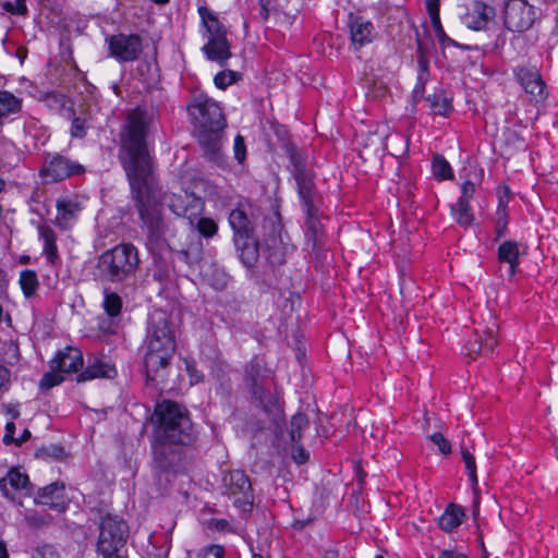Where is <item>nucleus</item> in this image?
Returning <instances> with one entry per match:
<instances>
[{"mask_svg": "<svg viewBox=\"0 0 558 558\" xmlns=\"http://www.w3.org/2000/svg\"><path fill=\"white\" fill-rule=\"evenodd\" d=\"M149 124L145 110L134 108L128 112L119 134L118 160L125 172L147 245L160 248L169 245L175 229L163 217V196L155 173V158L147 144Z\"/></svg>", "mask_w": 558, "mask_h": 558, "instance_id": "1", "label": "nucleus"}, {"mask_svg": "<svg viewBox=\"0 0 558 558\" xmlns=\"http://www.w3.org/2000/svg\"><path fill=\"white\" fill-rule=\"evenodd\" d=\"M286 153L290 160V173L295 181L305 218L306 245L311 247L312 252L318 253L325 246L326 234L319 218L322 196L315 184V172L307 166L304 153L294 144H286Z\"/></svg>", "mask_w": 558, "mask_h": 558, "instance_id": "2", "label": "nucleus"}, {"mask_svg": "<svg viewBox=\"0 0 558 558\" xmlns=\"http://www.w3.org/2000/svg\"><path fill=\"white\" fill-rule=\"evenodd\" d=\"M175 347L173 323L165 311L155 310L148 317L146 336L142 345L148 379L154 380L155 375L170 364Z\"/></svg>", "mask_w": 558, "mask_h": 558, "instance_id": "3", "label": "nucleus"}, {"mask_svg": "<svg viewBox=\"0 0 558 558\" xmlns=\"http://www.w3.org/2000/svg\"><path fill=\"white\" fill-rule=\"evenodd\" d=\"M198 142L206 157L215 162L221 158V134L227 125L219 104L204 93H195L187 105Z\"/></svg>", "mask_w": 558, "mask_h": 558, "instance_id": "4", "label": "nucleus"}, {"mask_svg": "<svg viewBox=\"0 0 558 558\" xmlns=\"http://www.w3.org/2000/svg\"><path fill=\"white\" fill-rule=\"evenodd\" d=\"M155 438L189 446L196 439L187 409L178 402L163 400L155 407Z\"/></svg>", "mask_w": 558, "mask_h": 558, "instance_id": "5", "label": "nucleus"}, {"mask_svg": "<svg viewBox=\"0 0 558 558\" xmlns=\"http://www.w3.org/2000/svg\"><path fill=\"white\" fill-rule=\"evenodd\" d=\"M138 266L136 246L132 243H121L99 255L96 276L104 282L122 283L135 276Z\"/></svg>", "mask_w": 558, "mask_h": 558, "instance_id": "6", "label": "nucleus"}, {"mask_svg": "<svg viewBox=\"0 0 558 558\" xmlns=\"http://www.w3.org/2000/svg\"><path fill=\"white\" fill-rule=\"evenodd\" d=\"M271 381V372L265 367L260 359L253 357L245 368V384L267 412H271L278 402L277 397L269 390Z\"/></svg>", "mask_w": 558, "mask_h": 558, "instance_id": "7", "label": "nucleus"}, {"mask_svg": "<svg viewBox=\"0 0 558 558\" xmlns=\"http://www.w3.org/2000/svg\"><path fill=\"white\" fill-rule=\"evenodd\" d=\"M128 525L114 514L101 517L99 522V536L97 541V551L109 553L113 549H120L126 543Z\"/></svg>", "mask_w": 558, "mask_h": 558, "instance_id": "8", "label": "nucleus"}, {"mask_svg": "<svg viewBox=\"0 0 558 558\" xmlns=\"http://www.w3.org/2000/svg\"><path fill=\"white\" fill-rule=\"evenodd\" d=\"M537 19V9L526 0H508L504 9V23L507 29L522 33L532 27Z\"/></svg>", "mask_w": 558, "mask_h": 558, "instance_id": "9", "label": "nucleus"}, {"mask_svg": "<svg viewBox=\"0 0 558 558\" xmlns=\"http://www.w3.org/2000/svg\"><path fill=\"white\" fill-rule=\"evenodd\" d=\"M109 56L118 62H134L143 52V40L137 34H123L108 36L106 38Z\"/></svg>", "mask_w": 558, "mask_h": 558, "instance_id": "10", "label": "nucleus"}, {"mask_svg": "<svg viewBox=\"0 0 558 558\" xmlns=\"http://www.w3.org/2000/svg\"><path fill=\"white\" fill-rule=\"evenodd\" d=\"M85 172L83 165L61 154H48L39 171L46 181L58 182Z\"/></svg>", "mask_w": 558, "mask_h": 558, "instance_id": "11", "label": "nucleus"}, {"mask_svg": "<svg viewBox=\"0 0 558 558\" xmlns=\"http://www.w3.org/2000/svg\"><path fill=\"white\" fill-rule=\"evenodd\" d=\"M225 493L234 498V504L244 510L253 506V489L248 476L240 470H233L223 475Z\"/></svg>", "mask_w": 558, "mask_h": 558, "instance_id": "12", "label": "nucleus"}, {"mask_svg": "<svg viewBox=\"0 0 558 558\" xmlns=\"http://www.w3.org/2000/svg\"><path fill=\"white\" fill-rule=\"evenodd\" d=\"M181 444L170 442L169 440L156 439L153 445L154 468L159 472H175V468L182 460Z\"/></svg>", "mask_w": 558, "mask_h": 558, "instance_id": "13", "label": "nucleus"}, {"mask_svg": "<svg viewBox=\"0 0 558 558\" xmlns=\"http://www.w3.org/2000/svg\"><path fill=\"white\" fill-rule=\"evenodd\" d=\"M497 330L498 324L496 319L489 315L487 326L474 330L473 339H470L465 344V353L471 359H475L477 355L493 352L494 348L497 345Z\"/></svg>", "mask_w": 558, "mask_h": 558, "instance_id": "14", "label": "nucleus"}, {"mask_svg": "<svg viewBox=\"0 0 558 558\" xmlns=\"http://www.w3.org/2000/svg\"><path fill=\"white\" fill-rule=\"evenodd\" d=\"M514 75L526 94L536 100L546 98V85L535 66H517Z\"/></svg>", "mask_w": 558, "mask_h": 558, "instance_id": "15", "label": "nucleus"}, {"mask_svg": "<svg viewBox=\"0 0 558 558\" xmlns=\"http://www.w3.org/2000/svg\"><path fill=\"white\" fill-rule=\"evenodd\" d=\"M168 206L174 215L187 218L192 225L193 218H195L203 208V202L201 197H197L193 193H172L168 197Z\"/></svg>", "mask_w": 558, "mask_h": 558, "instance_id": "16", "label": "nucleus"}, {"mask_svg": "<svg viewBox=\"0 0 558 558\" xmlns=\"http://www.w3.org/2000/svg\"><path fill=\"white\" fill-rule=\"evenodd\" d=\"M122 306L123 302L118 293L105 290L102 308L107 317L100 319L99 328L101 331L110 335L117 333Z\"/></svg>", "mask_w": 558, "mask_h": 558, "instance_id": "17", "label": "nucleus"}, {"mask_svg": "<svg viewBox=\"0 0 558 558\" xmlns=\"http://www.w3.org/2000/svg\"><path fill=\"white\" fill-rule=\"evenodd\" d=\"M495 0H475L463 16V23L473 31L485 29L488 22L496 15L492 3Z\"/></svg>", "mask_w": 558, "mask_h": 558, "instance_id": "18", "label": "nucleus"}, {"mask_svg": "<svg viewBox=\"0 0 558 558\" xmlns=\"http://www.w3.org/2000/svg\"><path fill=\"white\" fill-rule=\"evenodd\" d=\"M35 501L60 513L65 512L69 508V502L65 499V486L62 482H53L40 488Z\"/></svg>", "mask_w": 558, "mask_h": 558, "instance_id": "19", "label": "nucleus"}, {"mask_svg": "<svg viewBox=\"0 0 558 558\" xmlns=\"http://www.w3.org/2000/svg\"><path fill=\"white\" fill-rule=\"evenodd\" d=\"M236 256L241 264L252 269L259 258V242L255 234L232 236Z\"/></svg>", "mask_w": 558, "mask_h": 558, "instance_id": "20", "label": "nucleus"}, {"mask_svg": "<svg viewBox=\"0 0 558 558\" xmlns=\"http://www.w3.org/2000/svg\"><path fill=\"white\" fill-rule=\"evenodd\" d=\"M229 223L233 231V236L256 233V220L251 214L250 204L239 203L229 214Z\"/></svg>", "mask_w": 558, "mask_h": 558, "instance_id": "21", "label": "nucleus"}, {"mask_svg": "<svg viewBox=\"0 0 558 558\" xmlns=\"http://www.w3.org/2000/svg\"><path fill=\"white\" fill-rule=\"evenodd\" d=\"M83 354L74 347L59 351L51 361V368L62 374L77 373L83 367Z\"/></svg>", "mask_w": 558, "mask_h": 558, "instance_id": "22", "label": "nucleus"}, {"mask_svg": "<svg viewBox=\"0 0 558 558\" xmlns=\"http://www.w3.org/2000/svg\"><path fill=\"white\" fill-rule=\"evenodd\" d=\"M349 28L353 47L357 50L372 43L374 26L362 16L350 14Z\"/></svg>", "mask_w": 558, "mask_h": 558, "instance_id": "23", "label": "nucleus"}, {"mask_svg": "<svg viewBox=\"0 0 558 558\" xmlns=\"http://www.w3.org/2000/svg\"><path fill=\"white\" fill-rule=\"evenodd\" d=\"M56 225L62 230H69L73 227L82 210L80 203L72 198H60L57 201Z\"/></svg>", "mask_w": 558, "mask_h": 558, "instance_id": "24", "label": "nucleus"}, {"mask_svg": "<svg viewBox=\"0 0 558 558\" xmlns=\"http://www.w3.org/2000/svg\"><path fill=\"white\" fill-rule=\"evenodd\" d=\"M203 51L208 60L218 62L221 66L231 57L230 45L226 35L209 37L207 44L203 47Z\"/></svg>", "mask_w": 558, "mask_h": 558, "instance_id": "25", "label": "nucleus"}, {"mask_svg": "<svg viewBox=\"0 0 558 558\" xmlns=\"http://www.w3.org/2000/svg\"><path fill=\"white\" fill-rule=\"evenodd\" d=\"M116 374L114 367L100 359L88 360L87 367L77 375V381H86L94 378H110Z\"/></svg>", "mask_w": 558, "mask_h": 558, "instance_id": "26", "label": "nucleus"}, {"mask_svg": "<svg viewBox=\"0 0 558 558\" xmlns=\"http://www.w3.org/2000/svg\"><path fill=\"white\" fill-rule=\"evenodd\" d=\"M7 483H9L10 486L15 490H26V493H29L31 490L28 475L24 472H21L17 468H11L7 476L0 478V490L5 497H9Z\"/></svg>", "mask_w": 558, "mask_h": 558, "instance_id": "27", "label": "nucleus"}, {"mask_svg": "<svg viewBox=\"0 0 558 558\" xmlns=\"http://www.w3.org/2000/svg\"><path fill=\"white\" fill-rule=\"evenodd\" d=\"M519 244L514 241H505L498 247V259L501 263L509 264V275L513 277L519 267Z\"/></svg>", "mask_w": 558, "mask_h": 558, "instance_id": "28", "label": "nucleus"}, {"mask_svg": "<svg viewBox=\"0 0 558 558\" xmlns=\"http://www.w3.org/2000/svg\"><path fill=\"white\" fill-rule=\"evenodd\" d=\"M465 513L460 506L448 505L445 512L439 517L438 524L444 532H452L463 521Z\"/></svg>", "mask_w": 558, "mask_h": 558, "instance_id": "29", "label": "nucleus"}, {"mask_svg": "<svg viewBox=\"0 0 558 558\" xmlns=\"http://www.w3.org/2000/svg\"><path fill=\"white\" fill-rule=\"evenodd\" d=\"M198 14L201 16L203 26L206 28L208 38L226 35L225 26L220 23L218 16L211 10L202 5L198 8Z\"/></svg>", "mask_w": 558, "mask_h": 558, "instance_id": "30", "label": "nucleus"}, {"mask_svg": "<svg viewBox=\"0 0 558 558\" xmlns=\"http://www.w3.org/2000/svg\"><path fill=\"white\" fill-rule=\"evenodd\" d=\"M39 236L44 241V254L51 265H56L59 260L57 235L56 232L48 226H40Z\"/></svg>", "mask_w": 558, "mask_h": 558, "instance_id": "31", "label": "nucleus"}, {"mask_svg": "<svg viewBox=\"0 0 558 558\" xmlns=\"http://www.w3.org/2000/svg\"><path fill=\"white\" fill-rule=\"evenodd\" d=\"M417 77L416 84L413 88V100L414 102L420 101L423 98L426 83L429 80V61L427 57L423 53H420L417 58Z\"/></svg>", "mask_w": 558, "mask_h": 558, "instance_id": "32", "label": "nucleus"}, {"mask_svg": "<svg viewBox=\"0 0 558 558\" xmlns=\"http://www.w3.org/2000/svg\"><path fill=\"white\" fill-rule=\"evenodd\" d=\"M264 254L267 263L271 266H279L286 262V254L281 241L275 234L265 241Z\"/></svg>", "mask_w": 558, "mask_h": 558, "instance_id": "33", "label": "nucleus"}, {"mask_svg": "<svg viewBox=\"0 0 558 558\" xmlns=\"http://www.w3.org/2000/svg\"><path fill=\"white\" fill-rule=\"evenodd\" d=\"M426 101L433 114L446 117L452 110L451 100L442 92L429 95Z\"/></svg>", "mask_w": 558, "mask_h": 558, "instance_id": "34", "label": "nucleus"}, {"mask_svg": "<svg viewBox=\"0 0 558 558\" xmlns=\"http://www.w3.org/2000/svg\"><path fill=\"white\" fill-rule=\"evenodd\" d=\"M451 213L459 226L466 228L473 223L474 216L470 203L458 201L451 206Z\"/></svg>", "mask_w": 558, "mask_h": 558, "instance_id": "35", "label": "nucleus"}, {"mask_svg": "<svg viewBox=\"0 0 558 558\" xmlns=\"http://www.w3.org/2000/svg\"><path fill=\"white\" fill-rule=\"evenodd\" d=\"M202 255L203 248L199 240L191 243L187 248H182L177 252L178 259L184 262L189 266L197 265L202 259Z\"/></svg>", "mask_w": 558, "mask_h": 558, "instance_id": "36", "label": "nucleus"}, {"mask_svg": "<svg viewBox=\"0 0 558 558\" xmlns=\"http://www.w3.org/2000/svg\"><path fill=\"white\" fill-rule=\"evenodd\" d=\"M310 421L303 413H296L290 422V439L293 444H299L303 436V430L308 428Z\"/></svg>", "mask_w": 558, "mask_h": 558, "instance_id": "37", "label": "nucleus"}, {"mask_svg": "<svg viewBox=\"0 0 558 558\" xmlns=\"http://www.w3.org/2000/svg\"><path fill=\"white\" fill-rule=\"evenodd\" d=\"M432 169L434 175L438 180H448L453 178V172L450 163L441 155L437 154L433 157Z\"/></svg>", "mask_w": 558, "mask_h": 558, "instance_id": "38", "label": "nucleus"}, {"mask_svg": "<svg viewBox=\"0 0 558 558\" xmlns=\"http://www.w3.org/2000/svg\"><path fill=\"white\" fill-rule=\"evenodd\" d=\"M20 284L23 293L28 298L32 296L38 288V279L36 272L29 269L21 271Z\"/></svg>", "mask_w": 558, "mask_h": 558, "instance_id": "39", "label": "nucleus"}, {"mask_svg": "<svg viewBox=\"0 0 558 558\" xmlns=\"http://www.w3.org/2000/svg\"><path fill=\"white\" fill-rule=\"evenodd\" d=\"M0 357L7 364H16L20 360V349L17 343L12 340L3 342L0 349Z\"/></svg>", "mask_w": 558, "mask_h": 558, "instance_id": "40", "label": "nucleus"}, {"mask_svg": "<svg viewBox=\"0 0 558 558\" xmlns=\"http://www.w3.org/2000/svg\"><path fill=\"white\" fill-rule=\"evenodd\" d=\"M69 111L74 114V109L72 107L69 108ZM88 128L89 125L86 118L73 116L70 134L74 138H84L87 134Z\"/></svg>", "mask_w": 558, "mask_h": 558, "instance_id": "41", "label": "nucleus"}, {"mask_svg": "<svg viewBox=\"0 0 558 558\" xmlns=\"http://www.w3.org/2000/svg\"><path fill=\"white\" fill-rule=\"evenodd\" d=\"M462 460L465 465V471L468 473V476L470 478V482L475 487L477 486V474H476V463L474 456L465 448H462L461 450Z\"/></svg>", "mask_w": 558, "mask_h": 558, "instance_id": "42", "label": "nucleus"}, {"mask_svg": "<svg viewBox=\"0 0 558 558\" xmlns=\"http://www.w3.org/2000/svg\"><path fill=\"white\" fill-rule=\"evenodd\" d=\"M26 522L32 527H44L48 526L52 523V517L49 513H43V512H31L26 514Z\"/></svg>", "mask_w": 558, "mask_h": 558, "instance_id": "43", "label": "nucleus"}, {"mask_svg": "<svg viewBox=\"0 0 558 558\" xmlns=\"http://www.w3.org/2000/svg\"><path fill=\"white\" fill-rule=\"evenodd\" d=\"M260 10L259 15L263 21H267L270 15H276L281 12L278 0H258Z\"/></svg>", "mask_w": 558, "mask_h": 558, "instance_id": "44", "label": "nucleus"}, {"mask_svg": "<svg viewBox=\"0 0 558 558\" xmlns=\"http://www.w3.org/2000/svg\"><path fill=\"white\" fill-rule=\"evenodd\" d=\"M197 231L205 238H211L218 231L216 221L211 218L202 217L196 223Z\"/></svg>", "mask_w": 558, "mask_h": 558, "instance_id": "45", "label": "nucleus"}, {"mask_svg": "<svg viewBox=\"0 0 558 558\" xmlns=\"http://www.w3.org/2000/svg\"><path fill=\"white\" fill-rule=\"evenodd\" d=\"M62 373H59L58 371H53L51 368V372H48L44 374L39 381V387L41 389L48 390L59 384H61L64 380V377L61 375Z\"/></svg>", "mask_w": 558, "mask_h": 558, "instance_id": "46", "label": "nucleus"}, {"mask_svg": "<svg viewBox=\"0 0 558 558\" xmlns=\"http://www.w3.org/2000/svg\"><path fill=\"white\" fill-rule=\"evenodd\" d=\"M508 222V213L501 210L495 214V241H499L506 234Z\"/></svg>", "mask_w": 558, "mask_h": 558, "instance_id": "47", "label": "nucleus"}, {"mask_svg": "<svg viewBox=\"0 0 558 558\" xmlns=\"http://www.w3.org/2000/svg\"><path fill=\"white\" fill-rule=\"evenodd\" d=\"M197 558H225V548L221 545H209L199 550Z\"/></svg>", "mask_w": 558, "mask_h": 558, "instance_id": "48", "label": "nucleus"}, {"mask_svg": "<svg viewBox=\"0 0 558 558\" xmlns=\"http://www.w3.org/2000/svg\"><path fill=\"white\" fill-rule=\"evenodd\" d=\"M236 78V73L233 72V71H228V72H219L218 74H216L215 78H214V82H215V85L220 88V89H225L227 88L229 85H231Z\"/></svg>", "mask_w": 558, "mask_h": 558, "instance_id": "49", "label": "nucleus"}, {"mask_svg": "<svg viewBox=\"0 0 558 558\" xmlns=\"http://www.w3.org/2000/svg\"><path fill=\"white\" fill-rule=\"evenodd\" d=\"M184 364L192 385L203 381L204 375L201 371L197 369L195 361L184 360Z\"/></svg>", "mask_w": 558, "mask_h": 558, "instance_id": "50", "label": "nucleus"}, {"mask_svg": "<svg viewBox=\"0 0 558 558\" xmlns=\"http://www.w3.org/2000/svg\"><path fill=\"white\" fill-rule=\"evenodd\" d=\"M430 23H432L434 33H435L438 41L441 45H453L454 44V41L446 35V33L442 28L441 22H440V17L430 20Z\"/></svg>", "mask_w": 558, "mask_h": 558, "instance_id": "51", "label": "nucleus"}, {"mask_svg": "<svg viewBox=\"0 0 558 558\" xmlns=\"http://www.w3.org/2000/svg\"><path fill=\"white\" fill-rule=\"evenodd\" d=\"M25 1L26 0H15V2L5 1L2 7L9 13L23 15L27 12Z\"/></svg>", "mask_w": 558, "mask_h": 558, "instance_id": "52", "label": "nucleus"}, {"mask_svg": "<svg viewBox=\"0 0 558 558\" xmlns=\"http://www.w3.org/2000/svg\"><path fill=\"white\" fill-rule=\"evenodd\" d=\"M429 438L433 444L438 447L441 453L448 454L451 452V444L442 436L441 433H434Z\"/></svg>", "mask_w": 558, "mask_h": 558, "instance_id": "53", "label": "nucleus"}, {"mask_svg": "<svg viewBox=\"0 0 558 558\" xmlns=\"http://www.w3.org/2000/svg\"><path fill=\"white\" fill-rule=\"evenodd\" d=\"M234 157L235 159L242 163L245 160L246 157V147L243 136L236 135L234 138Z\"/></svg>", "mask_w": 558, "mask_h": 558, "instance_id": "54", "label": "nucleus"}, {"mask_svg": "<svg viewBox=\"0 0 558 558\" xmlns=\"http://www.w3.org/2000/svg\"><path fill=\"white\" fill-rule=\"evenodd\" d=\"M291 457L298 464H303L308 460L310 454L303 446L295 444V446L292 447Z\"/></svg>", "mask_w": 558, "mask_h": 558, "instance_id": "55", "label": "nucleus"}, {"mask_svg": "<svg viewBox=\"0 0 558 558\" xmlns=\"http://www.w3.org/2000/svg\"><path fill=\"white\" fill-rule=\"evenodd\" d=\"M475 193V184L471 181H464L461 186V196L458 201L470 203Z\"/></svg>", "mask_w": 558, "mask_h": 558, "instance_id": "56", "label": "nucleus"}, {"mask_svg": "<svg viewBox=\"0 0 558 558\" xmlns=\"http://www.w3.org/2000/svg\"><path fill=\"white\" fill-rule=\"evenodd\" d=\"M47 101L51 107L64 108L69 100L63 94L53 93L48 95Z\"/></svg>", "mask_w": 558, "mask_h": 558, "instance_id": "57", "label": "nucleus"}, {"mask_svg": "<svg viewBox=\"0 0 558 558\" xmlns=\"http://www.w3.org/2000/svg\"><path fill=\"white\" fill-rule=\"evenodd\" d=\"M209 527L211 530L218 531V532H231L232 529L230 526V523L226 519H213L209 522Z\"/></svg>", "mask_w": 558, "mask_h": 558, "instance_id": "58", "label": "nucleus"}, {"mask_svg": "<svg viewBox=\"0 0 558 558\" xmlns=\"http://www.w3.org/2000/svg\"><path fill=\"white\" fill-rule=\"evenodd\" d=\"M425 7L430 20L440 17V0H426Z\"/></svg>", "mask_w": 558, "mask_h": 558, "instance_id": "59", "label": "nucleus"}, {"mask_svg": "<svg viewBox=\"0 0 558 558\" xmlns=\"http://www.w3.org/2000/svg\"><path fill=\"white\" fill-rule=\"evenodd\" d=\"M14 433H15V424L13 421L11 422H8L7 425H5V433H4V436H3V442L9 445V444H15L16 441V438L14 437Z\"/></svg>", "mask_w": 558, "mask_h": 558, "instance_id": "60", "label": "nucleus"}, {"mask_svg": "<svg viewBox=\"0 0 558 558\" xmlns=\"http://www.w3.org/2000/svg\"><path fill=\"white\" fill-rule=\"evenodd\" d=\"M10 381V371L0 365V390L7 389Z\"/></svg>", "mask_w": 558, "mask_h": 558, "instance_id": "61", "label": "nucleus"}, {"mask_svg": "<svg viewBox=\"0 0 558 558\" xmlns=\"http://www.w3.org/2000/svg\"><path fill=\"white\" fill-rule=\"evenodd\" d=\"M505 190V195L500 196L499 197V202H498V206H497V209H496V213H499L502 210V213H507V207H508V197H509V189L507 186L504 187Z\"/></svg>", "mask_w": 558, "mask_h": 558, "instance_id": "62", "label": "nucleus"}, {"mask_svg": "<svg viewBox=\"0 0 558 558\" xmlns=\"http://www.w3.org/2000/svg\"><path fill=\"white\" fill-rule=\"evenodd\" d=\"M438 558H469L465 554L456 550L442 549L439 551Z\"/></svg>", "mask_w": 558, "mask_h": 558, "instance_id": "63", "label": "nucleus"}, {"mask_svg": "<svg viewBox=\"0 0 558 558\" xmlns=\"http://www.w3.org/2000/svg\"><path fill=\"white\" fill-rule=\"evenodd\" d=\"M120 549H113L112 551H109L108 554L105 551H97L102 558H123L119 554Z\"/></svg>", "mask_w": 558, "mask_h": 558, "instance_id": "64", "label": "nucleus"}]
</instances>
